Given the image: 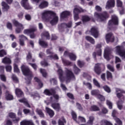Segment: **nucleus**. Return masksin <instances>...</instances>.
<instances>
[{
  "label": "nucleus",
  "mask_w": 125,
  "mask_h": 125,
  "mask_svg": "<svg viewBox=\"0 0 125 125\" xmlns=\"http://www.w3.org/2000/svg\"><path fill=\"white\" fill-rule=\"evenodd\" d=\"M21 70L23 75L25 77H27V78L25 79L26 80V83L27 84H30L33 77V72L31 71V69H30L28 66H26L25 65H21Z\"/></svg>",
  "instance_id": "1"
},
{
  "label": "nucleus",
  "mask_w": 125,
  "mask_h": 125,
  "mask_svg": "<svg viewBox=\"0 0 125 125\" xmlns=\"http://www.w3.org/2000/svg\"><path fill=\"white\" fill-rule=\"evenodd\" d=\"M37 31L38 28L36 27V26H34L30 29H25L23 31V33H24L25 35L30 34V39H35V38H36V34H35V32H37Z\"/></svg>",
  "instance_id": "2"
},
{
  "label": "nucleus",
  "mask_w": 125,
  "mask_h": 125,
  "mask_svg": "<svg viewBox=\"0 0 125 125\" xmlns=\"http://www.w3.org/2000/svg\"><path fill=\"white\" fill-rule=\"evenodd\" d=\"M12 22L13 25H15V27H17L15 29L16 33L17 34H20V33H22V31L24 30V26H23V24L16 20H13Z\"/></svg>",
  "instance_id": "3"
},
{
  "label": "nucleus",
  "mask_w": 125,
  "mask_h": 125,
  "mask_svg": "<svg viewBox=\"0 0 125 125\" xmlns=\"http://www.w3.org/2000/svg\"><path fill=\"white\" fill-rule=\"evenodd\" d=\"M108 29L109 30H114L112 27H114V25H119V18L116 16H112L111 20H109L108 23Z\"/></svg>",
  "instance_id": "4"
},
{
  "label": "nucleus",
  "mask_w": 125,
  "mask_h": 125,
  "mask_svg": "<svg viewBox=\"0 0 125 125\" xmlns=\"http://www.w3.org/2000/svg\"><path fill=\"white\" fill-rule=\"evenodd\" d=\"M95 16H96L100 21H101V22H103V21H105L106 19L109 18V14H108L107 12H104L101 14L96 12L95 13Z\"/></svg>",
  "instance_id": "5"
},
{
  "label": "nucleus",
  "mask_w": 125,
  "mask_h": 125,
  "mask_svg": "<svg viewBox=\"0 0 125 125\" xmlns=\"http://www.w3.org/2000/svg\"><path fill=\"white\" fill-rule=\"evenodd\" d=\"M65 75L66 81H71V80H76V77H75V74L73 73L72 70L66 68L65 71Z\"/></svg>",
  "instance_id": "6"
},
{
  "label": "nucleus",
  "mask_w": 125,
  "mask_h": 125,
  "mask_svg": "<svg viewBox=\"0 0 125 125\" xmlns=\"http://www.w3.org/2000/svg\"><path fill=\"white\" fill-rule=\"evenodd\" d=\"M90 33L94 38L97 39L99 37V29L96 26H93L90 30Z\"/></svg>",
  "instance_id": "7"
},
{
  "label": "nucleus",
  "mask_w": 125,
  "mask_h": 125,
  "mask_svg": "<svg viewBox=\"0 0 125 125\" xmlns=\"http://www.w3.org/2000/svg\"><path fill=\"white\" fill-rule=\"evenodd\" d=\"M116 52L125 60V50L123 46H116Z\"/></svg>",
  "instance_id": "8"
},
{
  "label": "nucleus",
  "mask_w": 125,
  "mask_h": 125,
  "mask_svg": "<svg viewBox=\"0 0 125 125\" xmlns=\"http://www.w3.org/2000/svg\"><path fill=\"white\" fill-rule=\"evenodd\" d=\"M48 15H51V16H55V15H56V13L52 11H46L42 14V19H43V20H47Z\"/></svg>",
  "instance_id": "9"
},
{
  "label": "nucleus",
  "mask_w": 125,
  "mask_h": 125,
  "mask_svg": "<svg viewBox=\"0 0 125 125\" xmlns=\"http://www.w3.org/2000/svg\"><path fill=\"white\" fill-rule=\"evenodd\" d=\"M105 41L107 43L109 42H115V37L112 33H109L105 35Z\"/></svg>",
  "instance_id": "10"
},
{
  "label": "nucleus",
  "mask_w": 125,
  "mask_h": 125,
  "mask_svg": "<svg viewBox=\"0 0 125 125\" xmlns=\"http://www.w3.org/2000/svg\"><path fill=\"white\" fill-rule=\"evenodd\" d=\"M116 96L118 98V99L122 100H125V96L123 95V93H125V91L124 90L120 89V88H116Z\"/></svg>",
  "instance_id": "11"
},
{
  "label": "nucleus",
  "mask_w": 125,
  "mask_h": 125,
  "mask_svg": "<svg viewBox=\"0 0 125 125\" xmlns=\"http://www.w3.org/2000/svg\"><path fill=\"white\" fill-rule=\"evenodd\" d=\"M21 5L24 7V9H26V10L32 9L33 8V7L30 5V4L28 2V0H22L21 1Z\"/></svg>",
  "instance_id": "12"
},
{
  "label": "nucleus",
  "mask_w": 125,
  "mask_h": 125,
  "mask_svg": "<svg viewBox=\"0 0 125 125\" xmlns=\"http://www.w3.org/2000/svg\"><path fill=\"white\" fill-rule=\"evenodd\" d=\"M102 64L100 63H97L94 67V72L97 75H100L102 73Z\"/></svg>",
  "instance_id": "13"
},
{
  "label": "nucleus",
  "mask_w": 125,
  "mask_h": 125,
  "mask_svg": "<svg viewBox=\"0 0 125 125\" xmlns=\"http://www.w3.org/2000/svg\"><path fill=\"white\" fill-rule=\"evenodd\" d=\"M43 93L45 95H47V96H52V94L55 93V89L53 88L45 89L43 91Z\"/></svg>",
  "instance_id": "14"
},
{
  "label": "nucleus",
  "mask_w": 125,
  "mask_h": 125,
  "mask_svg": "<svg viewBox=\"0 0 125 125\" xmlns=\"http://www.w3.org/2000/svg\"><path fill=\"white\" fill-rule=\"evenodd\" d=\"M5 98L7 101H11L14 99L13 95L11 94V93L8 90H6L5 93Z\"/></svg>",
  "instance_id": "15"
},
{
  "label": "nucleus",
  "mask_w": 125,
  "mask_h": 125,
  "mask_svg": "<svg viewBox=\"0 0 125 125\" xmlns=\"http://www.w3.org/2000/svg\"><path fill=\"white\" fill-rule=\"evenodd\" d=\"M51 107L54 110H55L56 112H60L61 110V106H60V104L58 103H54L51 104Z\"/></svg>",
  "instance_id": "16"
},
{
  "label": "nucleus",
  "mask_w": 125,
  "mask_h": 125,
  "mask_svg": "<svg viewBox=\"0 0 125 125\" xmlns=\"http://www.w3.org/2000/svg\"><path fill=\"white\" fill-rule=\"evenodd\" d=\"M15 94L16 96L19 98L24 97V92L19 88H16Z\"/></svg>",
  "instance_id": "17"
},
{
  "label": "nucleus",
  "mask_w": 125,
  "mask_h": 125,
  "mask_svg": "<svg viewBox=\"0 0 125 125\" xmlns=\"http://www.w3.org/2000/svg\"><path fill=\"white\" fill-rule=\"evenodd\" d=\"M115 7V0H108L106 2L105 8H112Z\"/></svg>",
  "instance_id": "18"
},
{
  "label": "nucleus",
  "mask_w": 125,
  "mask_h": 125,
  "mask_svg": "<svg viewBox=\"0 0 125 125\" xmlns=\"http://www.w3.org/2000/svg\"><path fill=\"white\" fill-rule=\"evenodd\" d=\"M101 47H102V44L101 43H98L96 45V49H98L97 51V54L98 56H101L102 55V49Z\"/></svg>",
  "instance_id": "19"
},
{
  "label": "nucleus",
  "mask_w": 125,
  "mask_h": 125,
  "mask_svg": "<svg viewBox=\"0 0 125 125\" xmlns=\"http://www.w3.org/2000/svg\"><path fill=\"white\" fill-rule=\"evenodd\" d=\"M110 56H111V50L109 49H106L104 50V57L105 59H106L107 61H109L111 58H110Z\"/></svg>",
  "instance_id": "20"
},
{
  "label": "nucleus",
  "mask_w": 125,
  "mask_h": 125,
  "mask_svg": "<svg viewBox=\"0 0 125 125\" xmlns=\"http://www.w3.org/2000/svg\"><path fill=\"white\" fill-rule=\"evenodd\" d=\"M11 59L7 57H5L2 60V63L5 65H10L12 63Z\"/></svg>",
  "instance_id": "21"
},
{
  "label": "nucleus",
  "mask_w": 125,
  "mask_h": 125,
  "mask_svg": "<svg viewBox=\"0 0 125 125\" xmlns=\"http://www.w3.org/2000/svg\"><path fill=\"white\" fill-rule=\"evenodd\" d=\"M71 13L69 11H64L61 14V19H65L67 18L68 16H70Z\"/></svg>",
  "instance_id": "22"
},
{
  "label": "nucleus",
  "mask_w": 125,
  "mask_h": 125,
  "mask_svg": "<svg viewBox=\"0 0 125 125\" xmlns=\"http://www.w3.org/2000/svg\"><path fill=\"white\" fill-rule=\"evenodd\" d=\"M45 111L47 114L49 115L50 118H53L55 115L54 111L47 107H45Z\"/></svg>",
  "instance_id": "23"
},
{
  "label": "nucleus",
  "mask_w": 125,
  "mask_h": 125,
  "mask_svg": "<svg viewBox=\"0 0 125 125\" xmlns=\"http://www.w3.org/2000/svg\"><path fill=\"white\" fill-rule=\"evenodd\" d=\"M48 2H47V1H43L39 4V7L40 9H43V8H46V7H48Z\"/></svg>",
  "instance_id": "24"
},
{
  "label": "nucleus",
  "mask_w": 125,
  "mask_h": 125,
  "mask_svg": "<svg viewBox=\"0 0 125 125\" xmlns=\"http://www.w3.org/2000/svg\"><path fill=\"white\" fill-rule=\"evenodd\" d=\"M58 73L61 82H64V81H65V78H64V76H63V70L62 69L59 68L58 70Z\"/></svg>",
  "instance_id": "25"
},
{
  "label": "nucleus",
  "mask_w": 125,
  "mask_h": 125,
  "mask_svg": "<svg viewBox=\"0 0 125 125\" xmlns=\"http://www.w3.org/2000/svg\"><path fill=\"white\" fill-rule=\"evenodd\" d=\"M1 5L2 6V9L3 11H8V10L10 8L9 5L5 1H2Z\"/></svg>",
  "instance_id": "26"
},
{
  "label": "nucleus",
  "mask_w": 125,
  "mask_h": 125,
  "mask_svg": "<svg viewBox=\"0 0 125 125\" xmlns=\"http://www.w3.org/2000/svg\"><path fill=\"white\" fill-rule=\"evenodd\" d=\"M39 44L42 47H43L44 48H46L48 46V43H47V42L42 40V39H40L39 40Z\"/></svg>",
  "instance_id": "27"
},
{
  "label": "nucleus",
  "mask_w": 125,
  "mask_h": 125,
  "mask_svg": "<svg viewBox=\"0 0 125 125\" xmlns=\"http://www.w3.org/2000/svg\"><path fill=\"white\" fill-rule=\"evenodd\" d=\"M90 17L87 15H83L82 17V21L83 23H86V22H89L90 21Z\"/></svg>",
  "instance_id": "28"
},
{
  "label": "nucleus",
  "mask_w": 125,
  "mask_h": 125,
  "mask_svg": "<svg viewBox=\"0 0 125 125\" xmlns=\"http://www.w3.org/2000/svg\"><path fill=\"white\" fill-rule=\"evenodd\" d=\"M58 20H59L58 17L57 16L54 17L53 18V19L50 21V23L52 26L54 25H56V24L58 23Z\"/></svg>",
  "instance_id": "29"
},
{
  "label": "nucleus",
  "mask_w": 125,
  "mask_h": 125,
  "mask_svg": "<svg viewBox=\"0 0 125 125\" xmlns=\"http://www.w3.org/2000/svg\"><path fill=\"white\" fill-rule=\"evenodd\" d=\"M21 125H35L31 121L23 120L21 122Z\"/></svg>",
  "instance_id": "30"
},
{
  "label": "nucleus",
  "mask_w": 125,
  "mask_h": 125,
  "mask_svg": "<svg viewBox=\"0 0 125 125\" xmlns=\"http://www.w3.org/2000/svg\"><path fill=\"white\" fill-rule=\"evenodd\" d=\"M90 111L91 112H97L98 111H100V108L97 105H93L90 107Z\"/></svg>",
  "instance_id": "31"
},
{
  "label": "nucleus",
  "mask_w": 125,
  "mask_h": 125,
  "mask_svg": "<svg viewBox=\"0 0 125 125\" xmlns=\"http://www.w3.org/2000/svg\"><path fill=\"white\" fill-rule=\"evenodd\" d=\"M85 40L87 41V42H90L92 44H95V43L94 39L90 36H86Z\"/></svg>",
  "instance_id": "32"
},
{
  "label": "nucleus",
  "mask_w": 125,
  "mask_h": 125,
  "mask_svg": "<svg viewBox=\"0 0 125 125\" xmlns=\"http://www.w3.org/2000/svg\"><path fill=\"white\" fill-rule=\"evenodd\" d=\"M72 25H73V23L72 22V21H69L68 23H61V26L62 28H65V27H67V28H71V27H72Z\"/></svg>",
  "instance_id": "33"
},
{
  "label": "nucleus",
  "mask_w": 125,
  "mask_h": 125,
  "mask_svg": "<svg viewBox=\"0 0 125 125\" xmlns=\"http://www.w3.org/2000/svg\"><path fill=\"white\" fill-rule=\"evenodd\" d=\"M73 71L75 75H79L81 73V69L76 64L73 66Z\"/></svg>",
  "instance_id": "34"
},
{
  "label": "nucleus",
  "mask_w": 125,
  "mask_h": 125,
  "mask_svg": "<svg viewBox=\"0 0 125 125\" xmlns=\"http://www.w3.org/2000/svg\"><path fill=\"white\" fill-rule=\"evenodd\" d=\"M83 12V9L82 8H75L73 10V13L79 14V13H82Z\"/></svg>",
  "instance_id": "35"
},
{
  "label": "nucleus",
  "mask_w": 125,
  "mask_h": 125,
  "mask_svg": "<svg viewBox=\"0 0 125 125\" xmlns=\"http://www.w3.org/2000/svg\"><path fill=\"white\" fill-rule=\"evenodd\" d=\"M42 37H44V38H46V40H50V35L49 34V33L47 31H44L42 34Z\"/></svg>",
  "instance_id": "36"
},
{
  "label": "nucleus",
  "mask_w": 125,
  "mask_h": 125,
  "mask_svg": "<svg viewBox=\"0 0 125 125\" xmlns=\"http://www.w3.org/2000/svg\"><path fill=\"white\" fill-rule=\"evenodd\" d=\"M40 71L43 78H46V77H47V72H46V70L45 69L43 68H40Z\"/></svg>",
  "instance_id": "37"
},
{
  "label": "nucleus",
  "mask_w": 125,
  "mask_h": 125,
  "mask_svg": "<svg viewBox=\"0 0 125 125\" xmlns=\"http://www.w3.org/2000/svg\"><path fill=\"white\" fill-rule=\"evenodd\" d=\"M62 62L64 66H71L72 65V62L67 60L62 59Z\"/></svg>",
  "instance_id": "38"
},
{
  "label": "nucleus",
  "mask_w": 125,
  "mask_h": 125,
  "mask_svg": "<svg viewBox=\"0 0 125 125\" xmlns=\"http://www.w3.org/2000/svg\"><path fill=\"white\" fill-rule=\"evenodd\" d=\"M94 121V117L90 116L89 117V120L87 122V125H93V122Z\"/></svg>",
  "instance_id": "39"
},
{
  "label": "nucleus",
  "mask_w": 125,
  "mask_h": 125,
  "mask_svg": "<svg viewBox=\"0 0 125 125\" xmlns=\"http://www.w3.org/2000/svg\"><path fill=\"white\" fill-rule=\"evenodd\" d=\"M34 80L35 82H36V83H38L40 87H42V86H43V84L42 83V82L41 80H40V79H39L38 77H35Z\"/></svg>",
  "instance_id": "40"
},
{
  "label": "nucleus",
  "mask_w": 125,
  "mask_h": 125,
  "mask_svg": "<svg viewBox=\"0 0 125 125\" xmlns=\"http://www.w3.org/2000/svg\"><path fill=\"white\" fill-rule=\"evenodd\" d=\"M69 57L71 61H76L77 59V56L73 53L69 54Z\"/></svg>",
  "instance_id": "41"
},
{
  "label": "nucleus",
  "mask_w": 125,
  "mask_h": 125,
  "mask_svg": "<svg viewBox=\"0 0 125 125\" xmlns=\"http://www.w3.org/2000/svg\"><path fill=\"white\" fill-rule=\"evenodd\" d=\"M93 83L94 85H95V86L98 87V88H100L101 87V86L100 85V83H99V82H98V81L95 78L93 79Z\"/></svg>",
  "instance_id": "42"
},
{
  "label": "nucleus",
  "mask_w": 125,
  "mask_h": 125,
  "mask_svg": "<svg viewBox=\"0 0 125 125\" xmlns=\"http://www.w3.org/2000/svg\"><path fill=\"white\" fill-rule=\"evenodd\" d=\"M103 88H104V91L107 92V93H110V92H111V88L107 85L103 86Z\"/></svg>",
  "instance_id": "43"
},
{
  "label": "nucleus",
  "mask_w": 125,
  "mask_h": 125,
  "mask_svg": "<svg viewBox=\"0 0 125 125\" xmlns=\"http://www.w3.org/2000/svg\"><path fill=\"white\" fill-rule=\"evenodd\" d=\"M91 95L97 96L99 95V90L97 89L93 90L91 91Z\"/></svg>",
  "instance_id": "44"
},
{
  "label": "nucleus",
  "mask_w": 125,
  "mask_h": 125,
  "mask_svg": "<svg viewBox=\"0 0 125 125\" xmlns=\"http://www.w3.org/2000/svg\"><path fill=\"white\" fill-rule=\"evenodd\" d=\"M106 79L107 80H112L113 79V75H112V73L110 71L106 72Z\"/></svg>",
  "instance_id": "45"
},
{
  "label": "nucleus",
  "mask_w": 125,
  "mask_h": 125,
  "mask_svg": "<svg viewBox=\"0 0 125 125\" xmlns=\"http://www.w3.org/2000/svg\"><path fill=\"white\" fill-rule=\"evenodd\" d=\"M37 113L40 116V118H44V114H43L42 109H37Z\"/></svg>",
  "instance_id": "46"
},
{
  "label": "nucleus",
  "mask_w": 125,
  "mask_h": 125,
  "mask_svg": "<svg viewBox=\"0 0 125 125\" xmlns=\"http://www.w3.org/2000/svg\"><path fill=\"white\" fill-rule=\"evenodd\" d=\"M114 121H115L116 123L117 124V125H123V122L120 118L118 117H115L114 119Z\"/></svg>",
  "instance_id": "47"
},
{
  "label": "nucleus",
  "mask_w": 125,
  "mask_h": 125,
  "mask_svg": "<svg viewBox=\"0 0 125 125\" xmlns=\"http://www.w3.org/2000/svg\"><path fill=\"white\" fill-rule=\"evenodd\" d=\"M84 64L85 63L84 62L81 61L80 60H78L77 62V65L80 68H83L84 66Z\"/></svg>",
  "instance_id": "48"
},
{
  "label": "nucleus",
  "mask_w": 125,
  "mask_h": 125,
  "mask_svg": "<svg viewBox=\"0 0 125 125\" xmlns=\"http://www.w3.org/2000/svg\"><path fill=\"white\" fill-rule=\"evenodd\" d=\"M28 64L31 66L33 69H34V70H35V71H37V70H38V65H37L36 63H32L31 62H29Z\"/></svg>",
  "instance_id": "49"
},
{
  "label": "nucleus",
  "mask_w": 125,
  "mask_h": 125,
  "mask_svg": "<svg viewBox=\"0 0 125 125\" xmlns=\"http://www.w3.org/2000/svg\"><path fill=\"white\" fill-rule=\"evenodd\" d=\"M7 53L6 51L4 49H2L0 50V57H3V56L7 55Z\"/></svg>",
  "instance_id": "50"
},
{
  "label": "nucleus",
  "mask_w": 125,
  "mask_h": 125,
  "mask_svg": "<svg viewBox=\"0 0 125 125\" xmlns=\"http://www.w3.org/2000/svg\"><path fill=\"white\" fill-rule=\"evenodd\" d=\"M14 71L15 73H20V70L18 68V65L16 63L14 64Z\"/></svg>",
  "instance_id": "51"
},
{
  "label": "nucleus",
  "mask_w": 125,
  "mask_h": 125,
  "mask_svg": "<svg viewBox=\"0 0 125 125\" xmlns=\"http://www.w3.org/2000/svg\"><path fill=\"white\" fill-rule=\"evenodd\" d=\"M0 80L2 82L5 83V82H6V76H5V75H4V74H0Z\"/></svg>",
  "instance_id": "52"
},
{
  "label": "nucleus",
  "mask_w": 125,
  "mask_h": 125,
  "mask_svg": "<svg viewBox=\"0 0 125 125\" xmlns=\"http://www.w3.org/2000/svg\"><path fill=\"white\" fill-rule=\"evenodd\" d=\"M17 16L20 20H22V19H23V18L24 17V12H21L19 13L17 15Z\"/></svg>",
  "instance_id": "53"
},
{
  "label": "nucleus",
  "mask_w": 125,
  "mask_h": 125,
  "mask_svg": "<svg viewBox=\"0 0 125 125\" xmlns=\"http://www.w3.org/2000/svg\"><path fill=\"white\" fill-rule=\"evenodd\" d=\"M71 116L72 117L73 120L75 121V122H77V114H76V112L75 111H72L71 112Z\"/></svg>",
  "instance_id": "54"
},
{
  "label": "nucleus",
  "mask_w": 125,
  "mask_h": 125,
  "mask_svg": "<svg viewBox=\"0 0 125 125\" xmlns=\"http://www.w3.org/2000/svg\"><path fill=\"white\" fill-rule=\"evenodd\" d=\"M19 38L20 40H22V41H28V38L27 37L25 36L24 35L21 34V35H19Z\"/></svg>",
  "instance_id": "55"
},
{
  "label": "nucleus",
  "mask_w": 125,
  "mask_h": 125,
  "mask_svg": "<svg viewBox=\"0 0 125 125\" xmlns=\"http://www.w3.org/2000/svg\"><path fill=\"white\" fill-rule=\"evenodd\" d=\"M66 95L69 99H71V100H75V97H74V95H73V94L71 93H67Z\"/></svg>",
  "instance_id": "56"
},
{
  "label": "nucleus",
  "mask_w": 125,
  "mask_h": 125,
  "mask_svg": "<svg viewBox=\"0 0 125 125\" xmlns=\"http://www.w3.org/2000/svg\"><path fill=\"white\" fill-rule=\"evenodd\" d=\"M64 124H66V120L65 119H62V120L59 119L58 121L59 125H65Z\"/></svg>",
  "instance_id": "57"
},
{
  "label": "nucleus",
  "mask_w": 125,
  "mask_h": 125,
  "mask_svg": "<svg viewBox=\"0 0 125 125\" xmlns=\"http://www.w3.org/2000/svg\"><path fill=\"white\" fill-rule=\"evenodd\" d=\"M83 83L84 85H86V86H87V87H88V88H89V89H92V85H91V83H89L84 82Z\"/></svg>",
  "instance_id": "58"
},
{
  "label": "nucleus",
  "mask_w": 125,
  "mask_h": 125,
  "mask_svg": "<svg viewBox=\"0 0 125 125\" xmlns=\"http://www.w3.org/2000/svg\"><path fill=\"white\" fill-rule=\"evenodd\" d=\"M9 117L11 119H16V114L13 112H10L9 113Z\"/></svg>",
  "instance_id": "59"
},
{
  "label": "nucleus",
  "mask_w": 125,
  "mask_h": 125,
  "mask_svg": "<svg viewBox=\"0 0 125 125\" xmlns=\"http://www.w3.org/2000/svg\"><path fill=\"white\" fill-rule=\"evenodd\" d=\"M106 104L107 106H108L109 109H112L113 108V104L110 102L109 100L106 101Z\"/></svg>",
  "instance_id": "60"
},
{
  "label": "nucleus",
  "mask_w": 125,
  "mask_h": 125,
  "mask_svg": "<svg viewBox=\"0 0 125 125\" xmlns=\"http://www.w3.org/2000/svg\"><path fill=\"white\" fill-rule=\"evenodd\" d=\"M97 97H98V99H99V100H100V101H105V97H104V96H103L101 94H99L98 95Z\"/></svg>",
  "instance_id": "61"
},
{
  "label": "nucleus",
  "mask_w": 125,
  "mask_h": 125,
  "mask_svg": "<svg viewBox=\"0 0 125 125\" xmlns=\"http://www.w3.org/2000/svg\"><path fill=\"white\" fill-rule=\"evenodd\" d=\"M6 27L7 29H9V30H12L13 27H12V24L11 23L9 22H7Z\"/></svg>",
  "instance_id": "62"
},
{
  "label": "nucleus",
  "mask_w": 125,
  "mask_h": 125,
  "mask_svg": "<svg viewBox=\"0 0 125 125\" xmlns=\"http://www.w3.org/2000/svg\"><path fill=\"white\" fill-rule=\"evenodd\" d=\"M31 59H32V53L29 51L27 55L26 60L28 61V60H31Z\"/></svg>",
  "instance_id": "63"
},
{
  "label": "nucleus",
  "mask_w": 125,
  "mask_h": 125,
  "mask_svg": "<svg viewBox=\"0 0 125 125\" xmlns=\"http://www.w3.org/2000/svg\"><path fill=\"white\" fill-rule=\"evenodd\" d=\"M5 69L7 72H11L12 66L11 65H7L5 66Z\"/></svg>",
  "instance_id": "64"
}]
</instances>
